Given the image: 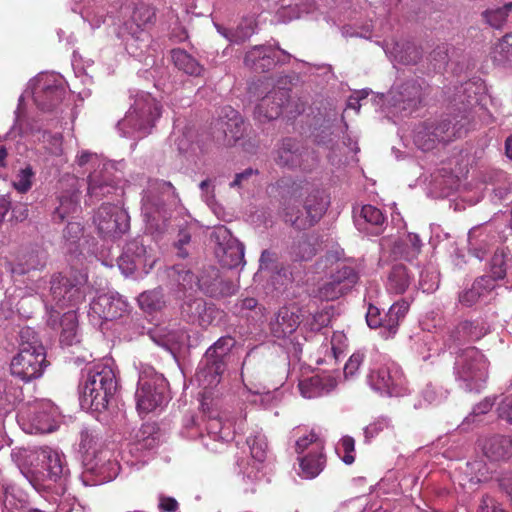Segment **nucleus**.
I'll use <instances>...</instances> for the list:
<instances>
[{
    "label": "nucleus",
    "mask_w": 512,
    "mask_h": 512,
    "mask_svg": "<svg viewBox=\"0 0 512 512\" xmlns=\"http://www.w3.org/2000/svg\"><path fill=\"white\" fill-rule=\"evenodd\" d=\"M450 102L458 110V114L454 116V123L451 120L441 121H425L413 131V141L415 145L423 150L429 151L435 148L437 143L449 142L454 138L463 136L470 123V113L478 114L485 117L486 111L484 106L487 102L486 86L484 82L477 78L469 80L460 87H455L452 96L449 97Z\"/></svg>",
    "instance_id": "f257e3e1"
},
{
    "label": "nucleus",
    "mask_w": 512,
    "mask_h": 512,
    "mask_svg": "<svg viewBox=\"0 0 512 512\" xmlns=\"http://www.w3.org/2000/svg\"><path fill=\"white\" fill-rule=\"evenodd\" d=\"M75 161L79 167L89 171V197L100 199L113 194L121 196L122 191L116 186V182L120 179L125 168L123 160L113 162L96 153L83 150L76 156Z\"/></svg>",
    "instance_id": "f03ea898"
},
{
    "label": "nucleus",
    "mask_w": 512,
    "mask_h": 512,
    "mask_svg": "<svg viewBox=\"0 0 512 512\" xmlns=\"http://www.w3.org/2000/svg\"><path fill=\"white\" fill-rule=\"evenodd\" d=\"M66 94V85L64 78L56 73H40L32 79L19 98L16 110V121L13 130H17L19 134L28 133V127L24 126L23 121V101L26 97L31 96L34 104L42 111H51L57 107Z\"/></svg>",
    "instance_id": "7ed1b4c3"
},
{
    "label": "nucleus",
    "mask_w": 512,
    "mask_h": 512,
    "mask_svg": "<svg viewBox=\"0 0 512 512\" xmlns=\"http://www.w3.org/2000/svg\"><path fill=\"white\" fill-rule=\"evenodd\" d=\"M117 389L114 369L106 364H96L89 369L81 386V405L95 411L105 410Z\"/></svg>",
    "instance_id": "20e7f679"
},
{
    "label": "nucleus",
    "mask_w": 512,
    "mask_h": 512,
    "mask_svg": "<svg viewBox=\"0 0 512 512\" xmlns=\"http://www.w3.org/2000/svg\"><path fill=\"white\" fill-rule=\"evenodd\" d=\"M159 117L160 108L156 100L149 93L140 92L124 118L118 122L117 129L123 137L143 138L151 132Z\"/></svg>",
    "instance_id": "39448f33"
},
{
    "label": "nucleus",
    "mask_w": 512,
    "mask_h": 512,
    "mask_svg": "<svg viewBox=\"0 0 512 512\" xmlns=\"http://www.w3.org/2000/svg\"><path fill=\"white\" fill-rule=\"evenodd\" d=\"M454 376L459 386L468 392H480L488 378V361L475 347L469 346L454 352Z\"/></svg>",
    "instance_id": "423d86ee"
},
{
    "label": "nucleus",
    "mask_w": 512,
    "mask_h": 512,
    "mask_svg": "<svg viewBox=\"0 0 512 512\" xmlns=\"http://www.w3.org/2000/svg\"><path fill=\"white\" fill-rule=\"evenodd\" d=\"M234 343V339L229 336L221 337L206 350L195 374L200 386L208 389L220 383L221 376L226 369V358Z\"/></svg>",
    "instance_id": "0eeeda50"
},
{
    "label": "nucleus",
    "mask_w": 512,
    "mask_h": 512,
    "mask_svg": "<svg viewBox=\"0 0 512 512\" xmlns=\"http://www.w3.org/2000/svg\"><path fill=\"white\" fill-rule=\"evenodd\" d=\"M88 294H92V288L87 282L86 274L80 273L73 279L61 274L54 276L51 280V295L55 302L53 309L57 315H51V318L56 320L61 315V310L75 307Z\"/></svg>",
    "instance_id": "6e6552de"
},
{
    "label": "nucleus",
    "mask_w": 512,
    "mask_h": 512,
    "mask_svg": "<svg viewBox=\"0 0 512 512\" xmlns=\"http://www.w3.org/2000/svg\"><path fill=\"white\" fill-rule=\"evenodd\" d=\"M422 87L418 81L410 80L395 85L386 96L379 100L385 104L384 111L391 117H404L411 114L421 102Z\"/></svg>",
    "instance_id": "1a4fd4ad"
},
{
    "label": "nucleus",
    "mask_w": 512,
    "mask_h": 512,
    "mask_svg": "<svg viewBox=\"0 0 512 512\" xmlns=\"http://www.w3.org/2000/svg\"><path fill=\"white\" fill-rule=\"evenodd\" d=\"M166 380L153 369L140 374L135 393L139 413L147 414L160 406L165 397Z\"/></svg>",
    "instance_id": "9d476101"
},
{
    "label": "nucleus",
    "mask_w": 512,
    "mask_h": 512,
    "mask_svg": "<svg viewBox=\"0 0 512 512\" xmlns=\"http://www.w3.org/2000/svg\"><path fill=\"white\" fill-rule=\"evenodd\" d=\"M93 222L98 232L105 238H117L130 227L127 211L118 203H103L95 212Z\"/></svg>",
    "instance_id": "9b49d317"
},
{
    "label": "nucleus",
    "mask_w": 512,
    "mask_h": 512,
    "mask_svg": "<svg viewBox=\"0 0 512 512\" xmlns=\"http://www.w3.org/2000/svg\"><path fill=\"white\" fill-rule=\"evenodd\" d=\"M156 263V256L151 247L144 244L143 239L128 242L118 259V267L122 274L130 276L135 272L147 274Z\"/></svg>",
    "instance_id": "f8f14e48"
},
{
    "label": "nucleus",
    "mask_w": 512,
    "mask_h": 512,
    "mask_svg": "<svg viewBox=\"0 0 512 512\" xmlns=\"http://www.w3.org/2000/svg\"><path fill=\"white\" fill-rule=\"evenodd\" d=\"M368 383L381 395L401 396L406 391L403 371L394 362L372 369L368 375Z\"/></svg>",
    "instance_id": "ddd939ff"
},
{
    "label": "nucleus",
    "mask_w": 512,
    "mask_h": 512,
    "mask_svg": "<svg viewBox=\"0 0 512 512\" xmlns=\"http://www.w3.org/2000/svg\"><path fill=\"white\" fill-rule=\"evenodd\" d=\"M47 366L46 352L19 349L11 361L10 369L14 376L24 382H30L40 378Z\"/></svg>",
    "instance_id": "4468645a"
},
{
    "label": "nucleus",
    "mask_w": 512,
    "mask_h": 512,
    "mask_svg": "<svg viewBox=\"0 0 512 512\" xmlns=\"http://www.w3.org/2000/svg\"><path fill=\"white\" fill-rule=\"evenodd\" d=\"M56 408L48 400L36 402L27 411L19 413V421H28L29 427L24 428L28 433H50L56 429Z\"/></svg>",
    "instance_id": "2eb2a0df"
},
{
    "label": "nucleus",
    "mask_w": 512,
    "mask_h": 512,
    "mask_svg": "<svg viewBox=\"0 0 512 512\" xmlns=\"http://www.w3.org/2000/svg\"><path fill=\"white\" fill-rule=\"evenodd\" d=\"M358 278V273L354 268L343 264L342 267H337L336 272L332 273L330 277L319 286L317 297L326 302L338 299L353 288Z\"/></svg>",
    "instance_id": "dca6fc26"
},
{
    "label": "nucleus",
    "mask_w": 512,
    "mask_h": 512,
    "mask_svg": "<svg viewBox=\"0 0 512 512\" xmlns=\"http://www.w3.org/2000/svg\"><path fill=\"white\" fill-rule=\"evenodd\" d=\"M213 237L218 245L216 254L224 267L232 269L245 263L244 245L225 226L217 227Z\"/></svg>",
    "instance_id": "f3484780"
},
{
    "label": "nucleus",
    "mask_w": 512,
    "mask_h": 512,
    "mask_svg": "<svg viewBox=\"0 0 512 512\" xmlns=\"http://www.w3.org/2000/svg\"><path fill=\"white\" fill-rule=\"evenodd\" d=\"M329 197L324 190L320 188H312L304 202V210L306 217L294 216L289 211L285 212L286 221L299 229L314 225L326 212L329 206Z\"/></svg>",
    "instance_id": "a211bd4d"
},
{
    "label": "nucleus",
    "mask_w": 512,
    "mask_h": 512,
    "mask_svg": "<svg viewBox=\"0 0 512 512\" xmlns=\"http://www.w3.org/2000/svg\"><path fill=\"white\" fill-rule=\"evenodd\" d=\"M213 129L216 139H224L231 144L243 136L245 126L238 111L231 106H225L221 108L218 118L214 121Z\"/></svg>",
    "instance_id": "6ab92c4d"
},
{
    "label": "nucleus",
    "mask_w": 512,
    "mask_h": 512,
    "mask_svg": "<svg viewBox=\"0 0 512 512\" xmlns=\"http://www.w3.org/2000/svg\"><path fill=\"white\" fill-rule=\"evenodd\" d=\"M88 315L93 320H119L128 317L130 306L122 296H99L89 305Z\"/></svg>",
    "instance_id": "aec40b11"
},
{
    "label": "nucleus",
    "mask_w": 512,
    "mask_h": 512,
    "mask_svg": "<svg viewBox=\"0 0 512 512\" xmlns=\"http://www.w3.org/2000/svg\"><path fill=\"white\" fill-rule=\"evenodd\" d=\"M311 158L316 162V158L302 146L291 138L284 139L274 152V161L281 167L296 168L304 171L310 170L311 166L305 162Z\"/></svg>",
    "instance_id": "412c9836"
},
{
    "label": "nucleus",
    "mask_w": 512,
    "mask_h": 512,
    "mask_svg": "<svg viewBox=\"0 0 512 512\" xmlns=\"http://www.w3.org/2000/svg\"><path fill=\"white\" fill-rule=\"evenodd\" d=\"M36 459L45 471L43 477L52 482L61 481L69 474L65 456L50 447H42L35 452Z\"/></svg>",
    "instance_id": "4be33fe9"
},
{
    "label": "nucleus",
    "mask_w": 512,
    "mask_h": 512,
    "mask_svg": "<svg viewBox=\"0 0 512 512\" xmlns=\"http://www.w3.org/2000/svg\"><path fill=\"white\" fill-rule=\"evenodd\" d=\"M281 56L288 57V54L281 49L259 45L246 53L244 62L246 66L255 71L264 72L271 69L276 63L283 62L284 59Z\"/></svg>",
    "instance_id": "5701e85b"
},
{
    "label": "nucleus",
    "mask_w": 512,
    "mask_h": 512,
    "mask_svg": "<svg viewBox=\"0 0 512 512\" xmlns=\"http://www.w3.org/2000/svg\"><path fill=\"white\" fill-rule=\"evenodd\" d=\"M289 91L285 88H277L265 95L255 108V117L260 122L277 119L284 105L288 102Z\"/></svg>",
    "instance_id": "b1692460"
},
{
    "label": "nucleus",
    "mask_w": 512,
    "mask_h": 512,
    "mask_svg": "<svg viewBox=\"0 0 512 512\" xmlns=\"http://www.w3.org/2000/svg\"><path fill=\"white\" fill-rule=\"evenodd\" d=\"M483 454L491 461H505L512 456V435L489 434L479 439Z\"/></svg>",
    "instance_id": "393cba45"
},
{
    "label": "nucleus",
    "mask_w": 512,
    "mask_h": 512,
    "mask_svg": "<svg viewBox=\"0 0 512 512\" xmlns=\"http://www.w3.org/2000/svg\"><path fill=\"white\" fill-rule=\"evenodd\" d=\"M200 290L210 297H225L236 292V286L228 280L219 276V271L210 267L200 277Z\"/></svg>",
    "instance_id": "a878e982"
},
{
    "label": "nucleus",
    "mask_w": 512,
    "mask_h": 512,
    "mask_svg": "<svg viewBox=\"0 0 512 512\" xmlns=\"http://www.w3.org/2000/svg\"><path fill=\"white\" fill-rule=\"evenodd\" d=\"M337 386L334 377L315 375L299 381L300 394L307 399L317 398L332 392Z\"/></svg>",
    "instance_id": "bb28decb"
},
{
    "label": "nucleus",
    "mask_w": 512,
    "mask_h": 512,
    "mask_svg": "<svg viewBox=\"0 0 512 512\" xmlns=\"http://www.w3.org/2000/svg\"><path fill=\"white\" fill-rule=\"evenodd\" d=\"M102 445V437L95 430L86 428L81 431L80 450L85 454V460L95 461L91 469L98 470L101 474L103 473L104 464L100 465L101 458L98 459V453H104L101 450Z\"/></svg>",
    "instance_id": "cd10ccee"
},
{
    "label": "nucleus",
    "mask_w": 512,
    "mask_h": 512,
    "mask_svg": "<svg viewBox=\"0 0 512 512\" xmlns=\"http://www.w3.org/2000/svg\"><path fill=\"white\" fill-rule=\"evenodd\" d=\"M385 223L382 211L372 205H364L355 216L358 230L367 234H379Z\"/></svg>",
    "instance_id": "c85d7f7f"
},
{
    "label": "nucleus",
    "mask_w": 512,
    "mask_h": 512,
    "mask_svg": "<svg viewBox=\"0 0 512 512\" xmlns=\"http://www.w3.org/2000/svg\"><path fill=\"white\" fill-rule=\"evenodd\" d=\"M496 283L490 276H481L474 281L472 287L459 296L462 305L470 307L480 300H486L492 295Z\"/></svg>",
    "instance_id": "c756f323"
},
{
    "label": "nucleus",
    "mask_w": 512,
    "mask_h": 512,
    "mask_svg": "<svg viewBox=\"0 0 512 512\" xmlns=\"http://www.w3.org/2000/svg\"><path fill=\"white\" fill-rule=\"evenodd\" d=\"M181 316L193 320H221L222 315L213 305H208L203 299L195 298L184 301L181 305Z\"/></svg>",
    "instance_id": "7c9ffc66"
},
{
    "label": "nucleus",
    "mask_w": 512,
    "mask_h": 512,
    "mask_svg": "<svg viewBox=\"0 0 512 512\" xmlns=\"http://www.w3.org/2000/svg\"><path fill=\"white\" fill-rule=\"evenodd\" d=\"M383 49L388 57L401 64H413L420 58L418 47L411 42L385 41Z\"/></svg>",
    "instance_id": "2f4dec72"
},
{
    "label": "nucleus",
    "mask_w": 512,
    "mask_h": 512,
    "mask_svg": "<svg viewBox=\"0 0 512 512\" xmlns=\"http://www.w3.org/2000/svg\"><path fill=\"white\" fill-rule=\"evenodd\" d=\"M496 242V235L485 229L474 228L468 234L469 252L479 260H483L488 255Z\"/></svg>",
    "instance_id": "473e14b6"
},
{
    "label": "nucleus",
    "mask_w": 512,
    "mask_h": 512,
    "mask_svg": "<svg viewBox=\"0 0 512 512\" xmlns=\"http://www.w3.org/2000/svg\"><path fill=\"white\" fill-rule=\"evenodd\" d=\"M171 184L164 181H155L150 188L145 192L142 198V214L147 222L156 220V215L160 214L163 204L162 198L153 194L155 190H170Z\"/></svg>",
    "instance_id": "72a5a7b5"
},
{
    "label": "nucleus",
    "mask_w": 512,
    "mask_h": 512,
    "mask_svg": "<svg viewBox=\"0 0 512 512\" xmlns=\"http://www.w3.org/2000/svg\"><path fill=\"white\" fill-rule=\"evenodd\" d=\"M155 11L152 7L140 3L137 4L131 15V21L125 24V28L132 37L139 39V34L153 22Z\"/></svg>",
    "instance_id": "f704fd0d"
},
{
    "label": "nucleus",
    "mask_w": 512,
    "mask_h": 512,
    "mask_svg": "<svg viewBox=\"0 0 512 512\" xmlns=\"http://www.w3.org/2000/svg\"><path fill=\"white\" fill-rule=\"evenodd\" d=\"M422 242L419 235L408 233L404 238L394 242L392 254L395 259L413 260L420 253Z\"/></svg>",
    "instance_id": "c9c22d12"
},
{
    "label": "nucleus",
    "mask_w": 512,
    "mask_h": 512,
    "mask_svg": "<svg viewBox=\"0 0 512 512\" xmlns=\"http://www.w3.org/2000/svg\"><path fill=\"white\" fill-rule=\"evenodd\" d=\"M59 205L53 212V220L63 222L69 215L74 214L79 209L80 193L77 188L62 192L58 197Z\"/></svg>",
    "instance_id": "e433bc0d"
},
{
    "label": "nucleus",
    "mask_w": 512,
    "mask_h": 512,
    "mask_svg": "<svg viewBox=\"0 0 512 512\" xmlns=\"http://www.w3.org/2000/svg\"><path fill=\"white\" fill-rule=\"evenodd\" d=\"M217 32L230 43L241 44L248 40L255 33V21L253 18L243 19L235 30L227 29L224 26L214 23Z\"/></svg>",
    "instance_id": "4c0bfd02"
},
{
    "label": "nucleus",
    "mask_w": 512,
    "mask_h": 512,
    "mask_svg": "<svg viewBox=\"0 0 512 512\" xmlns=\"http://www.w3.org/2000/svg\"><path fill=\"white\" fill-rule=\"evenodd\" d=\"M168 276L177 285L179 291L188 293V297L192 295V292L196 291V288L200 289V278L183 266L177 265L170 268Z\"/></svg>",
    "instance_id": "58836bf2"
},
{
    "label": "nucleus",
    "mask_w": 512,
    "mask_h": 512,
    "mask_svg": "<svg viewBox=\"0 0 512 512\" xmlns=\"http://www.w3.org/2000/svg\"><path fill=\"white\" fill-rule=\"evenodd\" d=\"M301 475L306 479H313L324 469L326 459L323 452H310L299 458Z\"/></svg>",
    "instance_id": "ea45409f"
},
{
    "label": "nucleus",
    "mask_w": 512,
    "mask_h": 512,
    "mask_svg": "<svg viewBox=\"0 0 512 512\" xmlns=\"http://www.w3.org/2000/svg\"><path fill=\"white\" fill-rule=\"evenodd\" d=\"M83 3L80 9L82 18L87 21L92 29L99 28L104 22L105 9L101 5L102 0H79Z\"/></svg>",
    "instance_id": "a19ab883"
},
{
    "label": "nucleus",
    "mask_w": 512,
    "mask_h": 512,
    "mask_svg": "<svg viewBox=\"0 0 512 512\" xmlns=\"http://www.w3.org/2000/svg\"><path fill=\"white\" fill-rule=\"evenodd\" d=\"M171 58L174 65L188 75L199 76L203 70L199 62L183 49H173Z\"/></svg>",
    "instance_id": "79ce46f5"
},
{
    "label": "nucleus",
    "mask_w": 512,
    "mask_h": 512,
    "mask_svg": "<svg viewBox=\"0 0 512 512\" xmlns=\"http://www.w3.org/2000/svg\"><path fill=\"white\" fill-rule=\"evenodd\" d=\"M411 283V276L409 275L407 268L398 264L393 266L387 281V289L395 294L404 293Z\"/></svg>",
    "instance_id": "37998d69"
},
{
    "label": "nucleus",
    "mask_w": 512,
    "mask_h": 512,
    "mask_svg": "<svg viewBox=\"0 0 512 512\" xmlns=\"http://www.w3.org/2000/svg\"><path fill=\"white\" fill-rule=\"evenodd\" d=\"M235 315L247 320H260L266 317V309L254 298H244L235 306Z\"/></svg>",
    "instance_id": "c03bdc74"
},
{
    "label": "nucleus",
    "mask_w": 512,
    "mask_h": 512,
    "mask_svg": "<svg viewBox=\"0 0 512 512\" xmlns=\"http://www.w3.org/2000/svg\"><path fill=\"white\" fill-rule=\"evenodd\" d=\"M54 324L58 325L59 343L62 347H70L80 343L82 332L78 322H54Z\"/></svg>",
    "instance_id": "a18cd8bd"
},
{
    "label": "nucleus",
    "mask_w": 512,
    "mask_h": 512,
    "mask_svg": "<svg viewBox=\"0 0 512 512\" xmlns=\"http://www.w3.org/2000/svg\"><path fill=\"white\" fill-rule=\"evenodd\" d=\"M0 493L6 508L13 509L18 503L24 501V493L10 480L0 477Z\"/></svg>",
    "instance_id": "49530a36"
},
{
    "label": "nucleus",
    "mask_w": 512,
    "mask_h": 512,
    "mask_svg": "<svg viewBox=\"0 0 512 512\" xmlns=\"http://www.w3.org/2000/svg\"><path fill=\"white\" fill-rule=\"evenodd\" d=\"M138 303L140 308L147 313L159 311L165 305L163 292L161 289L143 292L138 297Z\"/></svg>",
    "instance_id": "de8ad7c7"
},
{
    "label": "nucleus",
    "mask_w": 512,
    "mask_h": 512,
    "mask_svg": "<svg viewBox=\"0 0 512 512\" xmlns=\"http://www.w3.org/2000/svg\"><path fill=\"white\" fill-rule=\"evenodd\" d=\"M491 56L500 65L512 63V33L505 35L493 46Z\"/></svg>",
    "instance_id": "09e8293b"
},
{
    "label": "nucleus",
    "mask_w": 512,
    "mask_h": 512,
    "mask_svg": "<svg viewBox=\"0 0 512 512\" xmlns=\"http://www.w3.org/2000/svg\"><path fill=\"white\" fill-rule=\"evenodd\" d=\"M511 256V251L507 247L504 248H497L494 252V255L491 258L490 262V270L492 273V276H490L492 279H494V283H496L497 279H503L506 275V267L505 263L506 260Z\"/></svg>",
    "instance_id": "8fccbe9b"
},
{
    "label": "nucleus",
    "mask_w": 512,
    "mask_h": 512,
    "mask_svg": "<svg viewBox=\"0 0 512 512\" xmlns=\"http://www.w3.org/2000/svg\"><path fill=\"white\" fill-rule=\"evenodd\" d=\"M19 346L20 349L46 352L38 334L34 329L28 326L22 327L19 332Z\"/></svg>",
    "instance_id": "3c124183"
},
{
    "label": "nucleus",
    "mask_w": 512,
    "mask_h": 512,
    "mask_svg": "<svg viewBox=\"0 0 512 512\" xmlns=\"http://www.w3.org/2000/svg\"><path fill=\"white\" fill-rule=\"evenodd\" d=\"M247 444L250 448L252 458L259 464L266 459L267 455V441L264 434L257 432L247 438Z\"/></svg>",
    "instance_id": "603ef678"
},
{
    "label": "nucleus",
    "mask_w": 512,
    "mask_h": 512,
    "mask_svg": "<svg viewBox=\"0 0 512 512\" xmlns=\"http://www.w3.org/2000/svg\"><path fill=\"white\" fill-rule=\"evenodd\" d=\"M156 427L154 424H143L136 433L138 449H153L158 445L156 437Z\"/></svg>",
    "instance_id": "864d4df0"
},
{
    "label": "nucleus",
    "mask_w": 512,
    "mask_h": 512,
    "mask_svg": "<svg viewBox=\"0 0 512 512\" xmlns=\"http://www.w3.org/2000/svg\"><path fill=\"white\" fill-rule=\"evenodd\" d=\"M208 435L214 441L229 442L233 439L234 434L229 425L223 424L221 419H210L207 424Z\"/></svg>",
    "instance_id": "5fc2aeb1"
},
{
    "label": "nucleus",
    "mask_w": 512,
    "mask_h": 512,
    "mask_svg": "<svg viewBox=\"0 0 512 512\" xmlns=\"http://www.w3.org/2000/svg\"><path fill=\"white\" fill-rule=\"evenodd\" d=\"M510 12H512V2H509L500 8L486 10L484 12V17L492 27L499 28L506 21Z\"/></svg>",
    "instance_id": "6e6d98bb"
},
{
    "label": "nucleus",
    "mask_w": 512,
    "mask_h": 512,
    "mask_svg": "<svg viewBox=\"0 0 512 512\" xmlns=\"http://www.w3.org/2000/svg\"><path fill=\"white\" fill-rule=\"evenodd\" d=\"M355 440L351 436H344L341 438L336 447V453L341 457L342 461L351 465L355 461Z\"/></svg>",
    "instance_id": "4d7b16f0"
},
{
    "label": "nucleus",
    "mask_w": 512,
    "mask_h": 512,
    "mask_svg": "<svg viewBox=\"0 0 512 512\" xmlns=\"http://www.w3.org/2000/svg\"><path fill=\"white\" fill-rule=\"evenodd\" d=\"M33 177L34 172L30 166H26L25 168L21 169L17 175L15 176V179L13 180V187L19 192V193H26L28 192L33 184Z\"/></svg>",
    "instance_id": "13d9d810"
},
{
    "label": "nucleus",
    "mask_w": 512,
    "mask_h": 512,
    "mask_svg": "<svg viewBox=\"0 0 512 512\" xmlns=\"http://www.w3.org/2000/svg\"><path fill=\"white\" fill-rule=\"evenodd\" d=\"M295 446L298 454L303 453L309 446L313 447L311 452H322L323 450V442L314 432H310L309 434L300 437L296 441Z\"/></svg>",
    "instance_id": "bf43d9fd"
},
{
    "label": "nucleus",
    "mask_w": 512,
    "mask_h": 512,
    "mask_svg": "<svg viewBox=\"0 0 512 512\" xmlns=\"http://www.w3.org/2000/svg\"><path fill=\"white\" fill-rule=\"evenodd\" d=\"M83 234V227L80 222L70 221L63 231V238L68 246L75 245ZM69 252H73L72 247L68 248Z\"/></svg>",
    "instance_id": "052dcab7"
},
{
    "label": "nucleus",
    "mask_w": 512,
    "mask_h": 512,
    "mask_svg": "<svg viewBox=\"0 0 512 512\" xmlns=\"http://www.w3.org/2000/svg\"><path fill=\"white\" fill-rule=\"evenodd\" d=\"M306 318V311L297 303H290L281 307L276 316V320H298Z\"/></svg>",
    "instance_id": "680f3d73"
},
{
    "label": "nucleus",
    "mask_w": 512,
    "mask_h": 512,
    "mask_svg": "<svg viewBox=\"0 0 512 512\" xmlns=\"http://www.w3.org/2000/svg\"><path fill=\"white\" fill-rule=\"evenodd\" d=\"M371 330L378 332L383 339H389L395 336L399 329V322H367Z\"/></svg>",
    "instance_id": "e2e57ef3"
},
{
    "label": "nucleus",
    "mask_w": 512,
    "mask_h": 512,
    "mask_svg": "<svg viewBox=\"0 0 512 512\" xmlns=\"http://www.w3.org/2000/svg\"><path fill=\"white\" fill-rule=\"evenodd\" d=\"M448 391L442 387L429 384L422 392L424 400L429 404H439L447 398Z\"/></svg>",
    "instance_id": "0e129e2a"
},
{
    "label": "nucleus",
    "mask_w": 512,
    "mask_h": 512,
    "mask_svg": "<svg viewBox=\"0 0 512 512\" xmlns=\"http://www.w3.org/2000/svg\"><path fill=\"white\" fill-rule=\"evenodd\" d=\"M191 131L188 129L187 131L181 130L178 126H176L171 134V141L177 147L180 152H185L189 149L191 144Z\"/></svg>",
    "instance_id": "69168bd1"
},
{
    "label": "nucleus",
    "mask_w": 512,
    "mask_h": 512,
    "mask_svg": "<svg viewBox=\"0 0 512 512\" xmlns=\"http://www.w3.org/2000/svg\"><path fill=\"white\" fill-rule=\"evenodd\" d=\"M365 355L361 351L353 353L344 366V376L346 379L353 378L360 370Z\"/></svg>",
    "instance_id": "338daca9"
},
{
    "label": "nucleus",
    "mask_w": 512,
    "mask_h": 512,
    "mask_svg": "<svg viewBox=\"0 0 512 512\" xmlns=\"http://www.w3.org/2000/svg\"><path fill=\"white\" fill-rule=\"evenodd\" d=\"M390 426V421L385 417H380L367 425L364 428L365 442L369 443L374 437H376L384 429Z\"/></svg>",
    "instance_id": "774afa93"
}]
</instances>
